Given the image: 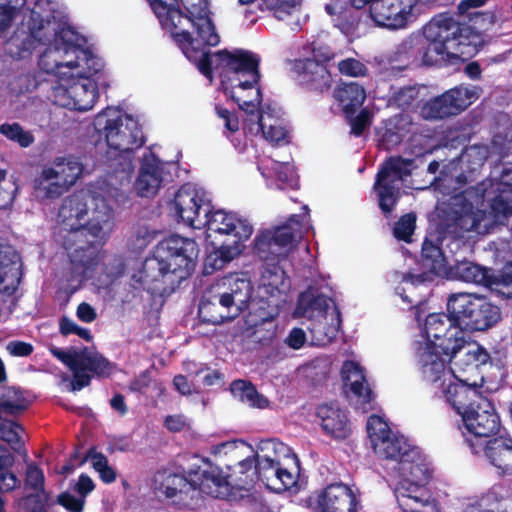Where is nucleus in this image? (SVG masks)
Instances as JSON below:
<instances>
[{
	"label": "nucleus",
	"instance_id": "1",
	"mask_svg": "<svg viewBox=\"0 0 512 512\" xmlns=\"http://www.w3.org/2000/svg\"><path fill=\"white\" fill-rule=\"evenodd\" d=\"M129 197L106 181H98L87 191L65 197L58 211V222L66 234L63 247L68 251L71 272L82 282L98 265L97 246L104 239V228L114 216L113 205H125Z\"/></svg>",
	"mask_w": 512,
	"mask_h": 512
},
{
	"label": "nucleus",
	"instance_id": "2",
	"mask_svg": "<svg viewBox=\"0 0 512 512\" xmlns=\"http://www.w3.org/2000/svg\"><path fill=\"white\" fill-rule=\"evenodd\" d=\"M198 254L194 239L177 234L164 238L131 275L130 286L151 295L171 293L193 273Z\"/></svg>",
	"mask_w": 512,
	"mask_h": 512
},
{
	"label": "nucleus",
	"instance_id": "3",
	"mask_svg": "<svg viewBox=\"0 0 512 512\" xmlns=\"http://www.w3.org/2000/svg\"><path fill=\"white\" fill-rule=\"evenodd\" d=\"M181 15L185 18L175 23L171 38L187 59L196 64L198 70L207 78L213 74L209 47L220 42V36L212 20L208 0H178Z\"/></svg>",
	"mask_w": 512,
	"mask_h": 512
},
{
	"label": "nucleus",
	"instance_id": "4",
	"mask_svg": "<svg viewBox=\"0 0 512 512\" xmlns=\"http://www.w3.org/2000/svg\"><path fill=\"white\" fill-rule=\"evenodd\" d=\"M214 56L218 66L225 70L222 79L225 95L236 102L246 114H254L262 102L261 89L258 86L261 78L260 58L243 49H235L233 52L223 49Z\"/></svg>",
	"mask_w": 512,
	"mask_h": 512
},
{
	"label": "nucleus",
	"instance_id": "5",
	"mask_svg": "<svg viewBox=\"0 0 512 512\" xmlns=\"http://www.w3.org/2000/svg\"><path fill=\"white\" fill-rule=\"evenodd\" d=\"M251 297L250 281L234 276L224 277L204 291L198 308L199 318L211 325L231 321L251 307Z\"/></svg>",
	"mask_w": 512,
	"mask_h": 512
},
{
	"label": "nucleus",
	"instance_id": "6",
	"mask_svg": "<svg viewBox=\"0 0 512 512\" xmlns=\"http://www.w3.org/2000/svg\"><path fill=\"white\" fill-rule=\"evenodd\" d=\"M452 323L465 331H486L501 320L500 308L485 296L470 293L451 294L446 304Z\"/></svg>",
	"mask_w": 512,
	"mask_h": 512
},
{
	"label": "nucleus",
	"instance_id": "7",
	"mask_svg": "<svg viewBox=\"0 0 512 512\" xmlns=\"http://www.w3.org/2000/svg\"><path fill=\"white\" fill-rule=\"evenodd\" d=\"M107 107L95 118V125L103 127L108 148L115 156H130L145 144V137L138 121L131 115Z\"/></svg>",
	"mask_w": 512,
	"mask_h": 512
},
{
	"label": "nucleus",
	"instance_id": "8",
	"mask_svg": "<svg viewBox=\"0 0 512 512\" xmlns=\"http://www.w3.org/2000/svg\"><path fill=\"white\" fill-rule=\"evenodd\" d=\"M413 164L414 159L401 156H390L381 163L373 189L377 193L378 205L385 217L392 214L400 199L397 183L411 175Z\"/></svg>",
	"mask_w": 512,
	"mask_h": 512
},
{
	"label": "nucleus",
	"instance_id": "9",
	"mask_svg": "<svg viewBox=\"0 0 512 512\" xmlns=\"http://www.w3.org/2000/svg\"><path fill=\"white\" fill-rule=\"evenodd\" d=\"M202 225H207L210 231L231 237V241L223 243L219 249L220 257L225 261H231L238 256L241 252V244L253 233L252 225L246 220L223 210L205 209Z\"/></svg>",
	"mask_w": 512,
	"mask_h": 512
},
{
	"label": "nucleus",
	"instance_id": "10",
	"mask_svg": "<svg viewBox=\"0 0 512 512\" xmlns=\"http://www.w3.org/2000/svg\"><path fill=\"white\" fill-rule=\"evenodd\" d=\"M446 357H449V362L453 364L451 375L455 380L483 386L484 369L492 365L491 355L485 347L465 339V344L457 352L449 353Z\"/></svg>",
	"mask_w": 512,
	"mask_h": 512
},
{
	"label": "nucleus",
	"instance_id": "11",
	"mask_svg": "<svg viewBox=\"0 0 512 512\" xmlns=\"http://www.w3.org/2000/svg\"><path fill=\"white\" fill-rule=\"evenodd\" d=\"M481 88L460 84L427 101L421 108L425 119H444L466 110L480 97Z\"/></svg>",
	"mask_w": 512,
	"mask_h": 512
},
{
	"label": "nucleus",
	"instance_id": "12",
	"mask_svg": "<svg viewBox=\"0 0 512 512\" xmlns=\"http://www.w3.org/2000/svg\"><path fill=\"white\" fill-rule=\"evenodd\" d=\"M313 58L295 59L292 70L295 73V80L304 91L323 95L332 86V76L325 63L333 59V53L326 52L318 54L313 49Z\"/></svg>",
	"mask_w": 512,
	"mask_h": 512
},
{
	"label": "nucleus",
	"instance_id": "13",
	"mask_svg": "<svg viewBox=\"0 0 512 512\" xmlns=\"http://www.w3.org/2000/svg\"><path fill=\"white\" fill-rule=\"evenodd\" d=\"M423 333L426 347L440 349L445 356L454 354L465 344V333L456 323H452L448 311L429 314L425 319Z\"/></svg>",
	"mask_w": 512,
	"mask_h": 512
},
{
	"label": "nucleus",
	"instance_id": "14",
	"mask_svg": "<svg viewBox=\"0 0 512 512\" xmlns=\"http://www.w3.org/2000/svg\"><path fill=\"white\" fill-rule=\"evenodd\" d=\"M303 223L299 215L293 214L282 225L256 237L255 251L263 261L277 260L283 248L293 246L302 238Z\"/></svg>",
	"mask_w": 512,
	"mask_h": 512
},
{
	"label": "nucleus",
	"instance_id": "15",
	"mask_svg": "<svg viewBox=\"0 0 512 512\" xmlns=\"http://www.w3.org/2000/svg\"><path fill=\"white\" fill-rule=\"evenodd\" d=\"M436 240L434 242L431 238L426 237L422 243L420 265L423 271L418 274L409 272L403 277V281L409 286L402 288L400 296L411 307L418 306L422 301L409 296L407 292L414 290L418 284L433 281L435 276L440 275L444 270L445 257L438 242L439 238L436 237Z\"/></svg>",
	"mask_w": 512,
	"mask_h": 512
},
{
	"label": "nucleus",
	"instance_id": "16",
	"mask_svg": "<svg viewBox=\"0 0 512 512\" xmlns=\"http://www.w3.org/2000/svg\"><path fill=\"white\" fill-rule=\"evenodd\" d=\"M441 213L444 230L454 238H463L468 232H475L478 235L490 232L491 225L486 223L485 212L475 210L472 203L450 205Z\"/></svg>",
	"mask_w": 512,
	"mask_h": 512
},
{
	"label": "nucleus",
	"instance_id": "17",
	"mask_svg": "<svg viewBox=\"0 0 512 512\" xmlns=\"http://www.w3.org/2000/svg\"><path fill=\"white\" fill-rule=\"evenodd\" d=\"M189 476L193 481L194 491L199 490L213 498L228 501L243 496V494L238 493L236 486L230 482V476L224 475L222 469L209 459H203L201 465L191 469Z\"/></svg>",
	"mask_w": 512,
	"mask_h": 512
},
{
	"label": "nucleus",
	"instance_id": "18",
	"mask_svg": "<svg viewBox=\"0 0 512 512\" xmlns=\"http://www.w3.org/2000/svg\"><path fill=\"white\" fill-rule=\"evenodd\" d=\"M444 31L447 33L449 48L455 60H467L476 55L483 43L482 35L466 23L456 21L448 12L439 13Z\"/></svg>",
	"mask_w": 512,
	"mask_h": 512
},
{
	"label": "nucleus",
	"instance_id": "19",
	"mask_svg": "<svg viewBox=\"0 0 512 512\" xmlns=\"http://www.w3.org/2000/svg\"><path fill=\"white\" fill-rule=\"evenodd\" d=\"M487 407V409H481L477 405L470 411L464 412V416L461 417L467 431L463 434L474 454H478L483 446L479 440L496 437L501 428L500 417L491 404H488Z\"/></svg>",
	"mask_w": 512,
	"mask_h": 512
},
{
	"label": "nucleus",
	"instance_id": "20",
	"mask_svg": "<svg viewBox=\"0 0 512 512\" xmlns=\"http://www.w3.org/2000/svg\"><path fill=\"white\" fill-rule=\"evenodd\" d=\"M417 0H372L371 19L392 30L406 28L417 19Z\"/></svg>",
	"mask_w": 512,
	"mask_h": 512
},
{
	"label": "nucleus",
	"instance_id": "21",
	"mask_svg": "<svg viewBox=\"0 0 512 512\" xmlns=\"http://www.w3.org/2000/svg\"><path fill=\"white\" fill-rule=\"evenodd\" d=\"M422 44L420 63L425 66L440 67L455 60L438 14L423 27Z\"/></svg>",
	"mask_w": 512,
	"mask_h": 512
},
{
	"label": "nucleus",
	"instance_id": "22",
	"mask_svg": "<svg viewBox=\"0 0 512 512\" xmlns=\"http://www.w3.org/2000/svg\"><path fill=\"white\" fill-rule=\"evenodd\" d=\"M265 487L273 492L282 493L297 483V475L284 463L270 456H258V477Z\"/></svg>",
	"mask_w": 512,
	"mask_h": 512
},
{
	"label": "nucleus",
	"instance_id": "23",
	"mask_svg": "<svg viewBox=\"0 0 512 512\" xmlns=\"http://www.w3.org/2000/svg\"><path fill=\"white\" fill-rule=\"evenodd\" d=\"M318 508L321 512H357L360 499L344 483H332L318 495Z\"/></svg>",
	"mask_w": 512,
	"mask_h": 512
},
{
	"label": "nucleus",
	"instance_id": "24",
	"mask_svg": "<svg viewBox=\"0 0 512 512\" xmlns=\"http://www.w3.org/2000/svg\"><path fill=\"white\" fill-rule=\"evenodd\" d=\"M264 262L265 265L263 266L258 286L260 298L258 300L251 299V306L263 305V301L274 303L269 298H274L284 293L289 287V279L286 272L279 265V258Z\"/></svg>",
	"mask_w": 512,
	"mask_h": 512
},
{
	"label": "nucleus",
	"instance_id": "25",
	"mask_svg": "<svg viewBox=\"0 0 512 512\" xmlns=\"http://www.w3.org/2000/svg\"><path fill=\"white\" fill-rule=\"evenodd\" d=\"M42 22L17 26L13 34L7 39L5 50L14 59H25L42 44Z\"/></svg>",
	"mask_w": 512,
	"mask_h": 512
},
{
	"label": "nucleus",
	"instance_id": "26",
	"mask_svg": "<svg viewBox=\"0 0 512 512\" xmlns=\"http://www.w3.org/2000/svg\"><path fill=\"white\" fill-rule=\"evenodd\" d=\"M277 304L270 301H263V305L251 306L249 308V317L254 327L253 335L257 343L262 346H269L275 340L278 331V325L275 321Z\"/></svg>",
	"mask_w": 512,
	"mask_h": 512
},
{
	"label": "nucleus",
	"instance_id": "27",
	"mask_svg": "<svg viewBox=\"0 0 512 512\" xmlns=\"http://www.w3.org/2000/svg\"><path fill=\"white\" fill-rule=\"evenodd\" d=\"M175 215L185 224L193 228L202 226L205 209H209L210 205L205 203L198 193L190 188L181 187L172 202Z\"/></svg>",
	"mask_w": 512,
	"mask_h": 512
},
{
	"label": "nucleus",
	"instance_id": "28",
	"mask_svg": "<svg viewBox=\"0 0 512 512\" xmlns=\"http://www.w3.org/2000/svg\"><path fill=\"white\" fill-rule=\"evenodd\" d=\"M259 107L260 105L254 111V114H247L249 121L252 122L253 118H256L257 131H260L263 138L270 143L276 145L288 144L289 132L286 128L285 119L269 105L262 110H259Z\"/></svg>",
	"mask_w": 512,
	"mask_h": 512
},
{
	"label": "nucleus",
	"instance_id": "29",
	"mask_svg": "<svg viewBox=\"0 0 512 512\" xmlns=\"http://www.w3.org/2000/svg\"><path fill=\"white\" fill-rule=\"evenodd\" d=\"M316 415L323 432L336 440H344L351 434L350 421L337 403H324L317 407Z\"/></svg>",
	"mask_w": 512,
	"mask_h": 512
},
{
	"label": "nucleus",
	"instance_id": "30",
	"mask_svg": "<svg viewBox=\"0 0 512 512\" xmlns=\"http://www.w3.org/2000/svg\"><path fill=\"white\" fill-rule=\"evenodd\" d=\"M488 463L497 469L501 475L512 474V437L498 435L485 441V445L481 446Z\"/></svg>",
	"mask_w": 512,
	"mask_h": 512
},
{
	"label": "nucleus",
	"instance_id": "31",
	"mask_svg": "<svg viewBox=\"0 0 512 512\" xmlns=\"http://www.w3.org/2000/svg\"><path fill=\"white\" fill-rule=\"evenodd\" d=\"M160 160L153 154H145L141 160L138 178L135 182L137 194L152 197L158 192L162 183Z\"/></svg>",
	"mask_w": 512,
	"mask_h": 512
},
{
	"label": "nucleus",
	"instance_id": "32",
	"mask_svg": "<svg viewBox=\"0 0 512 512\" xmlns=\"http://www.w3.org/2000/svg\"><path fill=\"white\" fill-rule=\"evenodd\" d=\"M154 489L162 493L166 498L179 496L184 501L190 492H194L191 477L173 473L168 469L159 470L153 478Z\"/></svg>",
	"mask_w": 512,
	"mask_h": 512
},
{
	"label": "nucleus",
	"instance_id": "33",
	"mask_svg": "<svg viewBox=\"0 0 512 512\" xmlns=\"http://www.w3.org/2000/svg\"><path fill=\"white\" fill-rule=\"evenodd\" d=\"M481 387L454 379L443 391L448 403L462 417L464 412H468L476 406L475 403L480 398L479 389Z\"/></svg>",
	"mask_w": 512,
	"mask_h": 512
},
{
	"label": "nucleus",
	"instance_id": "34",
	"mask_svg": "<svg viewBox=\"0 0 512 512\" xmlns=\"http://www.w3.org/2000/svg\"><path fill=\"white\" fill-rule=\"evenodd\" d=\"M398 472L401 478L420 482H429L432 476L430 463L421 450L415 446L408 450L398 463Z\"/></svg>",
	"mask_w": 512,
	"mask_h": 512
},
{
	"label": "nucleus",
	"instance_id": "35",
	"mask_svg": "<svg viewBox=\"0 0 512 512\" xmlns=\"http://www.w3.org/2000/svg\"><path fill=\"white\" fill-rule=\"evenodd\" d=\"M67 56L69 55L55 44L50 45L39 56L38 66L43 72L58 76L60 79L73 78V72L67 74L62 71V69L68 68L73 70L74 67L79 66L80 64L77 60H66Z\"/></svg>",
	"mask_w": 512,
	"mask_h": 512
},
{
	"label": "nucleus",
	"instance_id": "36",
	"mask_svg": "<svg viewBox=\"0 0 512 512\" xmlns=\"http://www.w3.org/2000/svg\"><path fill=\"white\" fill-rule=\"evenodd\" d=\"M448 361L449 357H446L440 349L425 347L419 355L424 379L431 383L442 381L446 375L451 374V369L448 371L446 367Z\"/></svg>",
	"mask_w": 512,
	"mask_h": 512
},
{
	"label": "nucleus",
	"instance_id": "37",
	"mask_svg": "<svg viewBox=\"0 0 512 512\" xmlns=\"http://www.w3.org/2000/svg\"><path fill=\"white\" fill-rule=\"evenodd\" d=\"M66 91L70 101L62 105L80 112L92 109L99 98L97 84L92 80H86L84 83H73Z\"/></svg>",
	"mask_w": 512,
	"mask_h": 512
},
{
	"label": "nucleus",
	"instance_id": "38",
	"mask_svg": "<svg viewBox=\"0 0 512 512\" xmlns=\"http://www.w3.org/2000/svg\"><path fill=\"white\" fill-rule=\"evenodd\" d=\"M341 377L344 384L349 385L351 392L358 398L363 399V403L372 401V390L366 384V376L358 363L346 360L341 368Z\"/></svg>",
	"mask_w": 512,
	"mask_h": 512
},
{
	"label": "nucleus",
	"instance_id": "39",
	"mask_svg": "<svg viewBox=\"0 0 512 512\" xmlns=\"http://www.w3.org/2000/svg\"><path fill=\"white\" fill-rule=\"evenodd\" d=\"M334 97L342 107L345 116H352L362 106L366 92L362 85L356 82L343 83L335 92Z\"/></svg>",
	"mask_w": 512,
	"mask_h": 512
},
{
	"label": "nucleus",
	"instance_id": "40",
	"mask_svg": "<svg viewBox=\"0 0 512 512\" xmlns=\"http://www.w3.org/2000/svg\"><path fill=\"white\" fill-rule=\"evenodd\" d=\"M325 11L332 17L334 26L346 35L353 33L361 21V12L346 4L328 3Z\"/></svg>",
	"mask_w": 512,
	"mask_h": 512
},
{
	"label": "nucleus",
	"instance_id": "41",
	"mask_svg": "<svg viewBox=\"0 0 512 512\" xmlns=\"http://www.w3.org/2000/svg\"><path fill=\"white\" fill-rule=\"evenodd\" d=\"M82 172V163L73 156L56 158L53 167L45 168L46 178H57L69 188L76 183Z\"/></svg>",
	"mask_w": 512,
	"mask_h": 512
},
{
	"label": "nucleus",
	"instance_id": "42",
	"mask_svg": "<svg viewBox=\"0 0 512 512\" xmlns=\"http://www.w3.org/2000/svg\"><path fill=\"white\" fill-rule=\"evenodd\" d=\"M421 49L422 36L411 34L397 45L392 60L399 63V68L418 66L421 61Z\"/></svg>",
	"mask_w": 512,
	"mask_h": 512
},
{
	"label": "nucleus",
	"instance_id": "43",
	"mask_svg": "<svg viewBox=\"0 0 512 512\" xmlns=\"http://www.w3.org/2000/svg\"><path fill=\"white\" fill-rule=\"evenodd\" d=\"M453 276L461 281L490 287L492 276L489 269L468 260L456 261L450 267Z\"/></svg>",
	"mask_w": 512,
	"mask_h": 512
},
{
	"label": "nucleus",
	"instance_id": "44",
	"mask_svg": "<svg viewBox=\"0 0 512 512\" xmlns=\"http://www.w3.org/2000/svg\"><path fill=\"white\" fill-rule=\"evenodd\" d=\"M331 301L332 299L324 294L301 293L297 301L296 314L307 319L325 318Z\"/></svg>",
	"mask_w": 512,
	"mask_h": 512
},
{
	"label": "nucleus",
	"instance_id": "45",
	"mask_svg": "<svg viewBox=\"0 0 512 512\" xmlns=\"http://www.w3.org/2000/svg\"><path fill=\"white\" fill-rule=\"evenodd\" d=\"M29 401L21 389L11 386H0V418L2 415L17 416L26 411Z\"/></svg>",
	"mask_w": 512,
	"mask_h": 512
},
{
	"label": "nucleus",
	"instance_id": "46",
	"mask_svg": "<svg viewBox=\"0 0 512 512\" xmlns=\"http://www.w3.org/2000/svg\"><path fill=\"white\" fill-rule=\"evenodd\" d=\"M374 452L383 459L400 460L404 458V454L411 450V446L404 437L389 435L384 439L372 445Z\"/></svg>",
	"mask_w": 512,
	"mask_h": 512
},
{
	"label": "nucleus",
	"instance_id": "47",
	"mask_svg": "<svg viewBox=\"0 0 512 512\" xmlns=\"http://www.w3.org/2000/svg\"><path fill=\"white\" fill-rule=\"evenodd\" d=\"M230 391L234 397L251 407L265 408L268 405V400L259 394L255 385L248 380L237 379L232 381Z\"/></svg>",
	"mask_w": 512,
	"mask_h": 512
},
{
	"label": "nucleus",
	"instance_id": "48",
	"mask_svg": "<svg viewBox=\"0 0 512 512\" xmlns=\"http://www.w3.org/2000/svg\"><path fill=\"white\" fill-rule=\"evenodd\" d=\"M258 456V454L249 456L237 464L238 472L241 476L238 478V483L235 486L239 494H241V491L248 492L257 482Z\"/></svg>",
	"mask_w": 512,
	"mask_h": 512
},
{
	"label": "nucleus",
	"instance_id": "49",
	"mask_svg": "<svg viewBox=\"0 0 512 512\" xmlns=\"http://www.w3.org/2000/svg\"><path fill=\"white\" fill-rule=\"evenodd\" d=\"M83 38L71 27H63L55 34L54 44L68 55L85 54V48L80 43Z\"/></svg>",
	"mask_w": 512,
	"mask_h": 512
},
{
	"label": "nucleus",
	"instance_id": "50",
	"mask_svg": "<svg viewBox=\"0 0 512 512\" xmlns=\"http://www.w3.org/2000/svg\"><path fill=\"white\" fill-rule=\"evenodd\" d=\"M87 460L91 461L93 469L99 473L102 482L110 484L116 480V471L109 465L107 457L103 453L97 452L95 447L89 448L80 465Z\"/></svg>",
	"mask_w": 512,
	"mask_h": 512
},
{
	"label": "nucleus",
	"instance_id": "51",
	"mask_svg": "<svg viewBox=\"0 0 512 512\" xmlns=\"http://www.w3.org/2000/svg\"><path fill=\"white\" fill-rule=\"evenodd\" d=\"M45 169L35 179L34 188L44 199H56L63 195L69 187L57 178H46Z\"/></svg>",
	"mask_w": 512,
	"mask_h": 512
},
{
	"label": "nucleus",
	"instance_id": "52",
	"mask_svg": "<svg viewBox=\"0 0 512 512\" xmlns=\"http://www.w3.org/2000/svg\"><path fill=\"white\" fill-rule=\"evenodd\" d=\"M77 59H81L79 66L74 69H79L74 76L84 80H91V78L100 73L104 67L101 58L94 55L89 49L85 48V54L77 55Z\"/></svg>",
	"mask_w": 512,
	"mask_h": 512
},
{
	"label": "nucleus",
	"instance_id": "53",
	"mask_svg": "<svg viewBox=\"0 0 512 512\" xmlns=\"http://www.w3.org/2000/svg\"><path fill=\"white\" fill-rule=\"evenodd\" d=\"M506 193L498 192V194L491 199L490 213L493 217V225H503L512 216V200L505 196ZM490 225V223H488Z\"/></svg>",
	"mask_w": 512,
	"mask_h": 512
},
{
	"label": "nucleus",
	"instance_id": "54",
	"mask_svg": "<svg viewBox=\"0 0 512 512\" xmlns=\"http://www.w3.org/2000/svg\"><path fill=\"white\" fill-rule=\"evenodd\" d=\"M0 134L8 140L17 143L22 148L29 147L34 142V136L17 123H3L0 125Z\"/></svg>",
	"mask_w": 512,
	"mask_h": 512
},
{
	"label": "nucleus",
	"instance_id": "55",
	"mask_svg": "<svg viewBox=\"0 0 512 512\" xmlns=\"http://www.w3.org/2000/svg\"><path fill=\"white\" fill-rule=\"evenodd\" d=\"M302 0H260L258 7L261 11H270L277 19H283L300 6Z\"/></svg>",
	"mask_w": 512,
	"mask_h": 512
},
{
	"label": "nucleus",
	"instance_id": "56",
	"mask_svg": "<svg viewBox=\"0 0 512 512\" xmlns=\"http://www.w3.org/2000/svg\"><path fill=\"white\" fill-rule=\"evenodd\" d=\"M405 137L403 128L389 120L385 123L379 137V147L389 151L399 145Z\"/></svg>",
	"mask_w": 512,
	"mask_h": 512
},
{
	"label": "nucleus",
	"instance_id": "57",
	"mask_svg": "<svg viewBox=\"0 0 512 512\" xmlns=\"http://www.w3.org/2000/svg\"><path fill=\"white\" fill-rule=\"evenodd\" d=\"M416 214L409 212L402 215L394 224L393 235L394 237L405 243L412 242V236L416 228Z\"/></svg>",
	"mask_w": 512,
	"mask_h": 512
},
{
	"label": "nucleus",
	"instance_id": "58",
	"mask_svg": "<svg viewBox=\"0 0 512 512\" xmlns=\"http://www.w3.org/2000/svg\"><path fill=\"white\" fill-rule=\"evenodd\" d=\"M26 0H0V33L11 27Z\"/></svg>",
	"mask_w": 512,
	"mask_h": 512
},
{
	"label": "nucleus",
	"instance_id": "59",
	"mask_svg": "<svg viewBox=\"0 0 512 512\" xmlns=\"http://www.w3.org/2000/svg\"><path fill=\"white\" fill-rule=\"evenodd\" d=\"M428 482H420L414 481L410 479L400 478L399 482L395 487V496L397 502L399 503L402 500V497H410L416 494L420 496L427 495V487L426 484Z\"/></svg>",
	"mask_w": 512,
	"mask_h": 512
},
{
	"label": "nucleus",
	"instance_id": "60",
	"mask_svg": "<svg viewBox=\"0 0 512 512\" xmlns=\"http://www.w3.org/2000/svg\"><path fill=\"white\" fill-rule=\"evenodd\" d=\"M88 371L92 372L98 378H108L115 370L116 364L109 361L102 354L96 353L87 358Z\"/></svg>",
	"mask_w": 512,
	"mask_h": 512
},
{
	"label": "nucleus",
	"instance_id": "61",
	"mask_svg": "<svg viewBox=\"0 0 512 512\" xmlns=\"http://www.w3.org/2000/svg\"><path fill=\"white\" fill-rule=\"evenodd\" d=\"M21 431H23V427L15 421L0 422L1 439L14 450H18L23 445L20 436Z\"/></svg>",
	"mask_w": 512,
	"mask_h": 512
},
{
	"label": "nucleus",
	"instance_id": "62",
	"mask_svg": "<svg viewBox=\"0 0 512 512\" xmlns=\"http://www.w3.org/2000/svg\"><path fill=\"white\" fill-rule=\"evenodd\" d=\"M367 433L369 435L371 445L384 439L392 434L388 424L378 415H371L367 420Z\"/></svg>",
	"mask_w": 512,
	"mask_h": 512
},
{
	"label": "nucleus",
	"instance_id": "63",
	"mask_svg": "<svg viewBox=\"0 0 512 512\" xmlns=\"http://www.w3.org/2000/svg\"><path fill=\"white\" fill-rule=\"evenodd\" d=\"M491 286L503 298L512 300V262L505 267L498 278L492 277Z\"/></svg>",
	"mask_w": 512,
	"mask_h": 512
},
{
	"label": "nucleus",
	"instance_id": "64",
	"mask_svg": "<svg viewBox=\"0 0 512 512\" xmlns=\"http://www.w3.org/2000/svg\"><path fill=\"white\" fill-rule=\"evenodd\" d=\"M351 126V134L359 137L371 125L372 115L368 109H362L356 116H345Z\"/></svg>",
	"mask_w": 512,
	"mask_h": 512
}]
</instances>
